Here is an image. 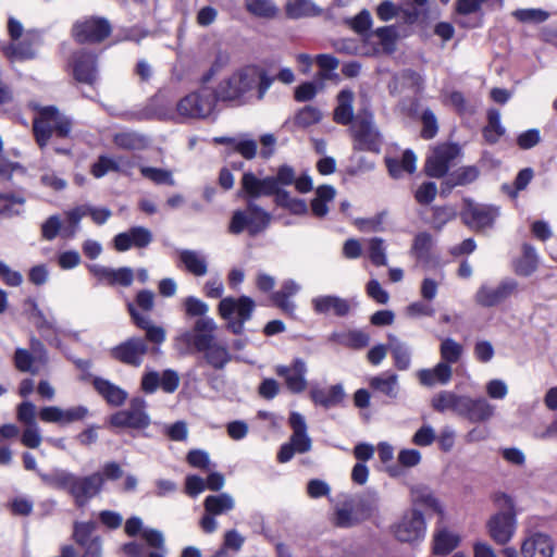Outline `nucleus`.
Returning <instances> with one entry per match:
<instances>
[{
    "mask_svg": "<svg viewBox=\"0 0 557 557\" xmlns=\"http://www.w3.org/2000/svg\"><path fill=\"white\" fill-rule=\"evenodd\" d=\"M391 350L395 366L398 370H407L411 363V351L407 344L400 342L396 336H388Z\"/></svg>",
    "mask_w": 557,
    "mask_h": 557,
    "instance_id": "79ce46f5",
    "label": "nucleus"
},
{
    "mask_svg": "<svg viewBox=\"0 0 557 557\" xmlns=\"http://www.w3.org/2000/svg\"><path fill=\"white\" fill-rule=\"evenodd\" d=\"M95 521L79 522L75 521L73 524V539L79 545L87 544L94 537L91 536L96 530Z\"/></svg>",
    "mask_w": 557,
    "mask_h": 557,
    "instance_id": "13d9d810",
    "label": "nucleus"
},
{
    "mask_svg": "<svg viewBox=\"0 0 557 557\" xmlns=\"http://www.w3.org/2000/svg\"><path fill=\"white\" fill-rule=\"evenodd\" d=\"M184 309L187 315L190 317H200L208 312V305L199 298L194 296H189L184 300Z\"/></svg>",
    "mask_w": 557,
    "mask_h": 557,
    "instance_id": "338daca9",
    "label": "nucleus"
},
{
    "mask_svg": "<svg viewBox=\"0 0 557 557\" xmlns=\"http://www.w3.org/2000/svg\"><path fill=\"white\" fill-rule=\"evenodd\" d=\"M369 385L376 392L384 394L389 398H396L398 394V376L395 373L384 372L372 376Z\"/></svg>",
    "mask_w": 557,
    "mask_h": 557,
    "instance_id": "ea45409f",
    "label": "nucleus"
},
{
    "mask_svg": "<svg viewBox=\"0 0 557 557\" xmlns=\"http://www.w3.org/2000/svg\"><path fill=\"white\" fill-rule=\"evenodd\" d=\"M216 100H219L216 91L213 92L211 89L202 87L182 98L175 109L159 108L156 114L161 120L206 119L213 112Z\"/></svg>",
    "mask_w": 557,
    "mask_h": 557,
    "instance_id": "7ed1b4c3",
    "label": "nucleus"
},
{
    "mask_svg": "<svg viewBox=\"0 0 557 557\" xmlns=\"http://www.w3.org/2000/svg\"><path fill=\"white\" fill-rule=\"evenodd\" d=\"M460 154V148L454 144H444L436 147L425 163V172L432 177L444 176Z\"/></svg>",
    "mask_w": 557,
    "mask_h": 557,
    "instance_id": "2eb2a0df",
    "label": "nucleus"
},
{
    "mask_svg": "<svg viewBox=\"0 0 557 557\" xmlns=\"http://www.w3.org/2000/svg\"><path fill=\"white\" fill-rule=\"evenodd\" d=\"M344 397L345 392L341 384L329 387L313 386L310 391V398L313 404L326 409L339 405Z\"/></svg>",
    "mask_w": 557,
    "mask_h": 557,
    "instance_id": "bb28decb",
    "label": "nucleus"
},
{
    "mask_svg": "<svg viewBox=\"0 0 557 557\" xmlns=\"http://www.w3.org/2000/svg\"><path fill=\"white\" fill-rule=\"evenodd\" d=\"M120 169H122V166L115 158L101 156L99 157L98 161L91 166V173L95 177L100 178L104 176L108 172H117L120 171Z\"/></svg>",
    "mask_w": 557,
    "mask_h": 557,
    "instance_id": "052dcab7",
    "label": "nucleus"
},
{
    "mask_svg": "<svg viewBox=\"0 0 557 557\" xmlns=\"http://www.w3.org/2000/svg\"><path fill=\"white\" fill-rule=\"evenodd\" d=\"M453 376L451 366L446 362H437L433 368L421 369L417 372L419 382L428 387L447 385Z\"/></svg>",
    "mask_w": 557,
    "mask_h": 557,
    "instance_id": "393cba45",
    "label": "nucleus"
},
{
    "mask_svg": "<svg viewBox=\"0 0 557 557\" xmlns=\"http://www.w3.org/2000/svg\"><path fill=\"white\" fill-rule=\"evenodd\" d=\"M499 215V209L495 206L467 201L461 218L470 228L483 231L491 228Z\"/></svg>",
    "mask_w": 557,
    "mask_h": 557,
    "instance_id": "4468645a",
    "label": "nucleus"
},
{
    "mask_svg": "<svg viewBox=\"0 0 557 557\" xmlns=\"http://www.w3.org/2000/svg\"><path fill=\"white\" fill-rule=\"evenodd\" d=\"M311 306L317 314L333 313L337 317H345L349 313L350 302L336 295H319L311 299Z\"/></svg>",
    "mask_w": 557,
    "mask_h": 557,
    "instance_id": "4be33fe9",
    "label": "nucleus"
},
{
    "mask_svg": "<svg viewBox=\"0 0 557 557\" xmlns=\"http://www.w3.org/2000/svg\"><path fill=\"white\" fill-rule=\"evenodd\" d=\"M405 313L411 319L432 318L435 314V308L431 301L416 300L406 307Z\"/></svg>",
    "mask_w": 557,
    "mask_h": 557,
    "instance_id": "4d7b16f0",
    "label": "nucleus"
},
{
    "mask_svg": "<svg viewBox=\"0 0 557 557\" xmlns=\"http://www.w3.org/2000/svg\"><path fill=\"white\" fill-rule=\"evenodd\" d=\"M307 363L300 358H295L289 364H278L275 367L277 376L284 380L288 391L294 394H300L307 388Z\"/></svg>",
    "mask_w": 557,
    "mask_h": 557,
    "instance_id": "dca6fc26",
    "label": "nucleus"
},
{
    "mask_svg": "<svg viewBox=\"0 0 557 557\" xmlns=\"http://www.w3.org/2000/svg\"><path fill=\"white\" fill-rule=\"evenodd\" d=\"M270 222V214L253 203H249L245 211L234 212L230 232L239 234L244 230H248L251 235L262 232Z\"/></svg>",
    "mask_w": 557,
    "mask_h": 557,
    "instance_id": "9b49d317",
    "label": "nucleus"
},
{
    "mask_svg": "<svg viewBox=\"0 0 557 557\" xmlns=\"http://www.w3.org/2000/svg\"><path fill=\"white\" fill-rule=\"evenodd\" d=\"M436 440L435 430L429 425H422L412 436V443L417 446H430Z\"/></svg>",
    "mask_w": 557,
    "mask_h": 557,
    "instance_id": "774afa93",
    "label": "nucleus"
},
{
    "mask_svg": "<svg viewBox=\"0 0 557 557\" xmlns=\"http://www.w3.org/2000/svg\"><path fill=\"white\" fill-rule=\"evenodd\" d=\"M394 537L403 543L421 542L426 533L423 515L416 508L407 509L391 527Z\"/></svg>",
    "mask_w": 557,
    "mask_h": 557,
    "instance_id": "0eeeda50",
    "label": "nucleus"
},
{
    "mask_svg": "<svg viewBox=\"0 0 557 557\" xmlns=\"http://www.w3.org/2000/svg\"><path fill=\"white\" fill-rule=\"evenodd\" d=\"M203 507L206 512L220 516L235 508V499L228 493L209 495L205 498Z\"/></svg>",
    "mask_w": 557,
    "mask_h": 557,
    "instance_id": "58836bf2",
    "label": "nucleus"
},
{
    "mask_svg": "<svg viewBox=\"0 0 557 557\" xmlns=\"http://www.w3.org/2000/svg\"><path fill=\"white\" fill-rule=\"evenodd\" d=\"M512 16L521 23H542L545 22L549 14L541 9H519L512 12Z\"/></svg>",
    "mask_w": 557,
    "mask_h": 557,
    "instance_id": "bf43d9fd",
    "label": "nucleus"
},
{
    "mask_svg": "<svg viewBox=\"0 0 557 557\" xmlns=\"http://www.w3.org/2000/svg\"><path fill=\"white\" fill-rule=\"evenodd\" d=\"M255 301L248 296L225 297L219 304V313L227 322L228 329L240 334L244 324L249 321L255 310Z\"/></svg>",
    "mask_w": 557,
    "mask_h": 557,
    "instance_id": "423d86ee",
    "label": "nucleus"
},
{
    "mask_svg": "<svg viewBox=\"0 0 557 557\" xmlns=\"http://www.w3.org/2000/svg\"><path fill=\"white\" fill-rule=\"evenodd\" d=\"M289 425L293 430V434L288 443L281 446L277 460L282 463L289 461L293 456L297 454H304L311 449L312 442L307 433V423L302 414L299 412H292L289 416Z\"/></svg>",
    "mask_w": 557,
    "mask_h": 557,
    "instance_id": "6e6552de",
    "label": "nucleus"
},
{
    "mask_svg": "<svg viewBox=\"0 0 557 557\" xmlns=\"http://www.w3.org/2000/svg\"><path fill=\"white\" fill-rule=\"evenodd\" d=\"M89 414V410L85 406H76L63 409L61 408V425H67L77 421H83Z\"/></svg>",
    "mask_w": 557,
    "mask_h": 557,
    "instance_id": "0e129e2a",
    "label": "nucleus"
},
{
    "mask_svg": "<svg viewBox=\"0 0 557 557\" xmlns=\"http://www.w3.org/2000/svg\"><path fill=\"white\" fill-rule=\"evenodd\" d=\"M410 497L413 505L423 506L434 512L443 515V507L432 491L422 484L413 485L410 488Z\"/></svg>",
    "mask_w": 557,
    "mask_h": 557,
    "instance_id": "c9c22d12",
    "label": "nucleus"
},
{
    "mask_svg": "<svg viewBox=\"0 0 557 557\" xmlns=\"http://www.w3.org/2000/svg\"><path fill=\"white\" fill-rule=\"evenodd\" d=\"M148 351L146 342L141 338H129L112 350L115 359L123 363L139 367Z\"/></svg>",
    "mask_w": 557,
    "mask_h": 557,
    "instance_id": "6ab92c4d",
    "label": "nucleus"
},
{
    "mask_svg": "<svg viewBox=\"0 0 557 557\" xmlns=\"http://www.w3.org/2000/svg\"><path fill=\"white\" fill-rule=\"evenodd\" d=\"M41 481L58 490L65 491L74 499L77 507H84L103 488L104 479L100 472L79 476L65 469H53L50 473L38 471Z\"/></svg>",
    "mask_w": 557,
    "mask_h": 557,
    "instance_id": "f03ea898",
    "label": "nucleus"
},
{
    "mask_svg": "<svg viewBox=\"0 0 557 557\" xmlns=\"http://www.w3.org/2000/svg\"><path fill=\"white\" fill-rule=\"evenodd\" d=\"M537 264L539 256L535 248L530 244H523L522 255L513 263L515 272L521 276H529L537 269Z\"/></svg>",
    "mask_w": 557,
    "mask_h": 557,
    "instance_id": "e433bc0d",
    "label": "nucleus"
},
{
    "mask_svg": "<svg viewBox=\"0 0 557 557\" xmlns=\"http://www.w3.org/2000/svg\"><path fill=\"white\" fill-rule=\"evenodd\" d=\"M351 132L355 138V148L359 150L379 151L380 134L373 125L372 113L363 110L354 119Z\"/></svg>",
    "mask_w": 557,
    "mask_h": 557,
    "instance_id": "9d476101",
    "label": "nucleus"
},
{
    "mask_svg": "<svg viewBox=\"0 0 557 557\" xmlns=\"http://www.w3.org/2000/svg\"><path fill=\"white\" fill-rule=\"evenodd\" d=\"M367 255L375 267L387 264V251L385 240L381 237H372L366 240Z\"/></svg>",
    "mask_w": 557,
    "mask_h": 557,
    "instance_id": "c03bdc74",
    "label": "nucleus"
},
{
    "mask_svg": "<svg viewBox=\"0 0 557 557\" xmlns=\"http://www.w3.org/2000/svg\"><path fill=\"white\" fill-rule=\"evenodd\" d=\"M181 263L185 270L195 276H203L208 272L206 256L197 250L183 249L178 252Z\"/></svg>",
    "mask_w": 557,
    "mask_h": 557,
    "instance_id": "2f4dec72",
    "label": "nucleus"
},
{
    "mask_svg": "<svg viewBox=\"0 0 557 557\" xmlns=\"http://www.w3.org/2000/svg\"><path fill=\"white\" fill-rule=\"evenodd\" d=\"M385 163L391 176L400 178L416 171L417 157L411 150H405L400 158L386 157Z\"/></svg>",
    "mask_w": 557,
    "mask_h": 557,
    "instance_id": "7c9ffc66",
    "label": "nucleus"
},
{
    "mask_svg": "<svg viewBox=\"0 0 557 557\" xmlns=\"http://www.w3.org/2000/svg\"><path fill=\"white\" fill-rule=\"evenodd\" d=\"M332 339L339 345L350 348H362L369 344V336L362 331L334 333Z\"/></svg>",
    "mask_w": 557,
    "mask_h": 557,
    "instance_id": "49530a36",
    "label": "nucleus"
},
{
    "mask_svg": "<svg viewBox=\"0 0 557 557\" xmlns=\"http://www.w3.org/2000/svg\"><path fill=\"white\" fill-rule=\"evenodd\" d=\"M495 414V406L484 397L468 396L465 418L471 422H486Z\"/></svg>",
    "mask_w": 557,
    "mask_h": 557,
    "instance_id": "cd10ccee",
    "label": "nucleus"
},
{
    "mask_svg": "<svg viewBox=\"0 0 557 557\" xmlns=\"http://www.w3.org/2000/svg\"><path fill=\"white\" fill-rule=\"evenodd\" d=\"M147 403L141 397H134L129 407L117 411L111 417L114 426L145 429L150 424V417L146 411Z\"/></svg>",
    "mask_w": 557,
    "mask_h": 557,
    "instance_id": "ddd939ff",
    "label": "nucleus"
},
{
    "mask_svg": "<svg viewBox=\"0 0 557 557\" xmlns=\"http://www.w3.org/2000/svg\"><path fill=\"white\" fill-rule=\"evenodd\" d=\"M503 553L505 557H519L513 547H507ZM520 554L521 557H553V541L547 534L541 532L531 533L522 541Z\"/></svg>",
    "mask_w": 557,
    "mask_h": 557,
    "instance_id": "f8f14e48",
    "label": "nucleus"
},
{
    "mask_svg": "<svg viewBox=\"0 0 557 557\" xmlns=\"http://www.w3.org/2000/svg\"><path fill=\"white\" fill-rule=\"evenodd\" d=\"M274 79L257 65H243L219 83L216 97L221 101L237 104L246 103L252 98L262 100Z\"/></svg>",
    "mask_w": 557,
    "mask_h": 557,
    "instance_id": "f257e3e1",
    "label": "nucleus"
},
{
    "mask_svg": "<svg viewBox=\"0 0 557 557\" xmlns=\"http://www.w3.org/2000/svg\"><path fill=\"white\" fill-rule=\"evenodd\" d=\"M499 502L506 510L493 515L488 519L486 528L488 535L496 544L506 545L511 541L517 530L516 511L513 502L509 496L503 495Z\"/></svg>",
    "mask_w": 557,
    "mask_h": 557,
    "instance_id": "39448f33",
    "label": "nucleus"
},
{
    "mask_svg": "<svg viewBox=\"0 0 557 557\" xmlns=\"http://www.w3.org/2000/svg\"><path fill=\"white\" fill-rule=\"evenodd\" d=\"M14 364L17 370L22 372H30L33 374L38 373L40 368L45 366L38 363L36 355L23 348H17L15 350Z\"/></svg>",
    "mask_w": 557,
    "mask_h": 557,
    "instance_id": "8fccbe9b",
    "label": "nucleus"
},
{
    "mask_svg": "<svg viewBox=\"0 0 557 557\" xmlns=\"http://www.w3.org/2000/svg\"><path fill=\"white\" fill-rule=\"evenodd\" d=\"M301 286L294 280H286L283 282L280 290L272 293L271 300L286 314L293 315L296 309L294 301L289 297L295 296Z\"/></svg>",
    "mask_w": 557,
    "mask_h": 557,
    "instance_id": "c756f323",
    "label": "nucleus"
},
{
    "mask_svg": "<svg viewBox=\"0 0 557 557\" xmlns=\"http://www.w3.org/2000/svg\"><path fill=\"white\" fill-rule=\"evenodd\" d=\"M468 396L442 391L432 398V407L438 412H453L465 418Z\"/></svg>",
    "mask_w": 557,
    "mask_h": 557,
    "instance_id": "5701e85b",
    "label": "nucleus"
},
{
    "mask_svg": "<svg viewBox=\"0 0 557 557\" xmlns=\"http://www.w3.org/2000/svg\"><path fill=\"white\" fill-rule=\"evenodd\" d=\"M479 177V170L475 166H465L450 174L444 184L450 189L459 185H468Z\"/></svg>",
    "mask_w": 557,
    "mask_h": 557,
    "instance_id": "864d4df0",
    "label": "nucleus"
},
{
    "mask_svg": "<svg viewBox=\"0 0 557 557\" xmlns=\"http://www.w3.org/2000/svg\"><path fill=\"white\" fill-rule=\"evenodd\" d=\"M111 27L104 18H89L76 23L73 36L78 42H98L109 36Z\"/></svg>",
    "mask_w": 557,
    "mask_h": 557,
    "instance_id": "a211bd4d",
    "label": "nucleus"
},
{
    "mask_svg": "<svg viewBox=\"0 0 557 557\" xmlns=\"http://www.w3.org/2000/svg\"><path fill=\"white\" fill-rule=\"evenodd\" d=\"M152 242L151 232L143 226L131 227L126 232L119 233L113 239L114 248L124 252L132 247L145 248Z\"/></svg>",
    "mask_w": 557,
    "mask_h": 557,
    "instance_id": "412c9836",
    "label": "nucleus"
},
{
    "mask_svg": "<svg viewBox=\"0 0 557 557\" xmlns=\"http://www.w3.org/2000/svg\"><path fill=\"white\" fill-rule=\"evenodd\" d=\"M518 293V282L507 277L496 285L482 284L475 292L474 302L483 308L496 307Z\"/></svg>",
    "mask_w": 557,
    "mask_h": 557,
    "instance_id": "1a4fd4ad",
    "label": "nucleus"
},
{
    "mask_svg": "<svg viewBox=\"0 0 557 557\" xmlns=\"http://www.w3.org/2000/svg\"><path fill=\"white\" fill-rule=\"evenodd\" d=\"M73 73L81 83L92 85L97 79L95 55L81 51L74 55Z\"/></svg>",
    "mask_w": 557,
    "mask_h": 557,
    "instance_id": "b1692460",
    "label": "nucleus"
},
{
    "mask_svg": "<svg viewBox=\"0 0 557 557\" xmlns=\"http://www.w3.org/2000/svg\"><path fill=\"white\" fill-rule=\"evenodd\" d=\"M25 198L22 196L1 194L0 214L4 216L20 215L24 212Z\"/></svg>",
    "mask_w": 557,
    "mask_h": 557,
    "instance_id": "3c124183",
    "label": "nucleus"
},
{
    "mask_svg": "<svg viewBox=\"0 0 557 557\" xmlns=\"http://www.w3.org/2000/svg\"><path fill=\"white\" fill-rule=\"evenodd\" d=\"M63 228L61 218L57 214L51 215L41 224V236L46 240H53L59 233L62 234Z\"/></svg>",
    "mask_w": 557,
    "mask_h": 557,
    "instance_id": "e2e57ef3",
    "label": "nucleus"
},
{
    "mask_svg": "<svg viewBox=\"0 0 557 557\" xmlns=\"http://www.w3.org/2000/svg\"><path fill=\"white\" fill-rule=\"evenodd\" d=\"M202 351L207 362L215 369H223L231 360L227 348L218 343H213Z\"/></svg>",
    "mask_w": 557,
    "mask_h": 557,
    "instance_id": "de8ad7c7",
    "label": "nucleus"
},
{
    "mask_svg": "<svg viewBox=\"0 0 557 557\" xmlns=\"http://www.w3.org/2000/svg\"><path fill=\"white\" fill-rule=\"evenodd\" d=\"M285 9L286 14L292 18L314 16L321 12L310 0H290L286 3Z\"/></svg>",
    "mask_w": 557,
    "mask_h": 557,
    "instance_id": "09e8293b",
    "label": "nucleus"
},
{
    "mask_svg": "<svg viewBox=\"0 0 557 557\" xmlns=\"http://www.w3.org/2000/svg\"><path fill=\"white\" fill-rule=\"evenodd\" d=\"M113 143L117 148L125 150H144L149 145V139L136 132H120L113 136Z\"/></svg>",
    "mask_w": 557,
    "mask_h": 557,
    "instance_id": "a19ab883",
    "label": "nucleus"
},
{
    "mask_svg": "<svg viewBox=\"0 0 557 557\" xmlns=\"http://www.w3.org/2000/svg\"><path fill=\"white\" fill-rule=\"evenodd\" d=\"M41 434L38 424L25 425L21 442L28 448H37L41 444Z\"/></svg>",
    "mask_w": 557,
    "mask_h": 557,
    "instance_id": "69168bd1",
    "label": "nucleus"
},
{
    "mask_svg": "<svg viewBox=\"0 0 557 557\" xmlns=\"http://www.w3.org/2000/svg\"><path fill=\"white\" fill-rule=\"evenodd\" d=\"M247 11L260 18H274L277 8L271 0H245Z\"/></svg>",
    "mask_w": 557,
    "mask_h": 557,
    "instance_id": "603ef678",
    "label": "nucleus"
},
{
    "mask_svg": "<svg viewBox=\"0 0 557 557\" xmlns=\"http://www.w3.org/2000/svg\"><path fill=\"white\" fill-rule=\"evenodd\" d=\"M72 129V123L69 117L62 114L53 106L37 107V115L33 121V132L36 143L44 149L52 135L57 137H67Z\"/></svg>",
    "mask_w": 557,
    "mask_h": 557,
    "instance_id": "20e7f679",
    "label": "nucleus"
},
{
    "mask_svg": "<svg viewBox=\"0 0 557 557\" xmlns=\"http://www.w3.org/2000/svg\"><path fill=\"white\" fill-rule=\"evenodd\" d=\"M88 205L78 206L65 212L66 221L69 225L63 228L62 236L65 238H72L75 236L81 220L87 215Z\"/></svg>",
    "mask_w": 557,
    "mask_h": 557,
    "instance_id": "5fc2aeb1",
    "label": "nucleus"
},
{
    "mask_svg": "<svg viewBox=\"0 0 557 557\" xmlns=\"http://www.w3.org/2000/svg\"><path fill=\"white\" fill-rule=\"evenodd\" d=\"M397 35L393 26L379 27L367 38V44H373V47L366 48L362 52L368 55H376L381 53L391 54L396 48Z\"/></svg>",
    "mask_w": 557,
    "mask_h": 557,
    "instance_id": "aec40b11",
    "label": "nucleus"
},
{
    "mask_svg": "<svg viewBox=\"0 0 557 557\" xmlns=\"http://www.w3.org/2000/svg\"><path fill=\"white\" fill-rule=\"evenodd\" d=\"M94 386L97 392L112 406H121L127 398V393L108 380L96 377Z\"/></svg>",
    "mask_w": 557,
    "mask_h": 557,
    "instance_id": "72a5a7b5",
    "label": "nucleus"
},
{
    "mask_svg": "<svg viewBox=\"0 0 557 557\" xmlns=\"http://www.w3.org/2000/svg\"><path fill=\"white\" fill-rule=\"evenodd\" d=\"M243 189L253 198L271 196L276 191L274 178L267 176L258 178L253 173H245L242 178Z\"/></svg>",
    "mask_w": 557,
    "mask_h": 557,
    "instance_id": "a878e982",
    "label": "nucleus"
},
{
    "mask_svg": "<svg viewBox=\"0 0 557 557\" xmlns=\"http://www.w3.org/2000/svg\"><path fill=\"white\" fill-rule=\"evenodd\" d=\"M354 94L350 90H342L337 97V107L334 111L335 122L347 125L352 121Z\"/></svg>",
    "mask_w": 557,
    "mask_h": 557,
    "instance_id": "37998d69",
    "label": "nucleus"
},
{
    "mask_svg": "<svg viewBox=\"0 0 557 557\" xmlns=\"http://www.w3.org/2000/svg\"><path fill=\"white\" fill-rule=\"evenodd\" d=\"M140 173L145 178L153 182L154 184H158V185L165 184V185H170V186L175 185V181L173 178L172 172L169 170L151 168V166H141Z\"/></svg>",
    "mask_w": 557,
    "mask_h": 557,
    "instance_id": "6e6d98bb",
    "label": "nucleus"
},
{
    "mask_svg": "<svg viewBox=\"0 0 557 557\" xmlns=\"http://www.w3.org/2000/svg\"><path fill=\"white\" fill-rule=\"evenodd\" d=\"M336 190L331 185H321L315 189L310 209L314 216L324 218L329 212V203L333 202Z\"/></svg>",
    "mask_w": 557,
    "mask_h": 557,
    "instance_id": "473e14b6",
    "label": "nucleus"
},
{
    "mask_svg": "<svg viewBox=\"0 0 557 557\" xmlns=\"http://www.w3.org/2000/svg\"><path fill=\"white\" fill-rule=\"evenodd\" d=\"M127 309L136 325L146 330L147 338L150 342L161 344L165 339L164 330L160 326L151 325L149 318L138 313L133 304H127Z\"/></svg>",
    "mask_w": 557,
    "mask_h": 557,
    "instance_id": "4c0bfd02",
    "label": "nucleus"
},
{
    "mask_svg": "<svg viewBox=\"0 0 557 557\" xmlns=\"http://www.w3.org/2000/svg\"><path fill=\"white\" fill-rule=\"evenodd\" d=\"M460 543V536L446 528L438 529L433 535V552L436 555H448Z\"/></svg>",
    "mask_w": 557,
    "mask_h": 557,
    "instance_id": "f704fd0d",
    "label": "nucleus"
},
{
    "mask_svg": "<svg viewBox=\"0 0 557 557\" xmlns=\"http://www.w3.org/2000/svg\"><path fill=\"white\" fill-rule=\"evenodd\" d=\"M41 45L40 34L36 30H28L21 40L11 42L4 48V53L13 61L34 59Z\"/></svg>",
    "mask_w": 557,
    "mask_h": 557,
    "instance_id": "f3484780",
    "label": "nucleus"
},
{
    "mask_svg": "<svg viewBox=\"0 0 557 557\" xmlns=\"http://www.w3.org/2000/svg\"><path fill=\"white\" fill-rule=\"evenodd\" d=\"M215 329L216 324L211 318H200L195 323L194 333L187 336H190V341L197 350L202 351L213 344Z\"/></svg>",
    "mask_w": 557,
    "mask_h": 557,
    "instance_id": "c85d7f7f",
    "label": "nucleus"
},
{
    "mask_svg": "<svg viewBox=\"0 0 557 557\" xmlns=\"http://www.w3.org/2000/svg\"><path fill=\"white\" fill-rule=\"evenodd\" d=\"M463 355V346L451 337L442 339L440 345L441 361L446 364L457 363Z\"/></svg>",
    "mask_w": 557,
    "mask_h": 557,
    "instance_id": "a18cd8bd",
    "label": "nucleus"
},
{
    "mask_svg": "<svg viewBox=\"0 0 557 557\" xmlns=\"http://www.w3.org/2000/svg\"><path fill=\"white\" fill-rule=\"evenodd\" d=\"M322 117L321 112L311 106H307L298 111L295 116V124L299 127H308L318 123Z\"/></svg>",
    "mask_w": 557,
    "mask_h": 557,
    "instance_id": "680f3d73",
    "label": "nucleus"
}]
</instances>
